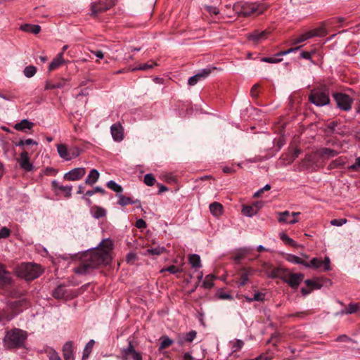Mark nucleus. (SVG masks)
<instances>
[{"instance_id":"1","label":"nucleus","mask_w":360,"mask_h":360,"mask_svg":"<svg viewBox=\"0 0 360 360\" xmlns=\"http://www.w3.org/2000/svg\"><path fill=\"white\" fill-rule=\"evenodd\" d=\"M112 243L110 240H103L99 245L93 250L86 252L82 257V264L75 269L77 274L84 275L101 264H108L111 260L110 251Z\"/></svg>"},{"instance_id":"2","label":"nucleus","mask_w":360,"mask_h":360,"mask_svg":"<svg viewBox=\"0 0 360 360\" xmlns=\"http://www.w3.org/2000/svg\"><path fill=\"white\" fill-rule=\"evenodd\" d=\"M27 338L26 331L20 328H13L8 330L4 338L5 347L8 348L22 347Z\"/></svg>"},{"instance_id":"3","label":"nucleus","mask_w":360,"mask_h":360,"mask_svg":"<svg viewBox=\"0 0 360 360\" xmlns=\"http://www.w3.org/2000/svg\"><path fill=\"white\" fill-rule=\"evenodd\" d=\"M233 10L238 15L249 17L263 13L266 6L257 3L238 2L233 5Z\"/></svg>"},{"instance_id":"4","label":"nucleus","mask_w":360,"mask_h":360,"mask_svg":"<svg viewBox=\"0 0 360 360\" xmlns=\"http://www.w3.org/2000/svg\"><path fill=\"white\" fill-rule=\"evenodd\" d=\"M309 100L316 106H323L330 103L329 91L326 87L313 89L309 96Z\"/></svg>"},{"instance_id":"5","label":"nucleus","mask_w":360,"mask_h":360,"mask_svg":"<svg viewBox=\"0 0 360 360\" xmlns=\"http://www.w3.org/2000/svg\"><path fill=\"white\" fill-rule=\"evenodd\" d=\"M41 272L39 265L27 263L21 265L19 273L25 280L31 281L38 278Z\"/></svg>"},{"instance_id":"6","label":"nucleus","mask_w":360,"mask_h":360,"mask_svg":"<svg viewBox=\"0 0 360 360\" xmlns=\"http://www.w3.org/2000/svg\"><path fill=\"white\" fill-rule=\"evenodd\" d=\"M113 0H99L91 4V15L96 17L114 6Z\"/></svg>"},{"instance_id":"7","label":"nucleus","mask_w":360,"mask_h":360,"mask_svg":"<svg viewBox=\"0 0 360 360\" xmlns=\"http://www.w3.org/2000/svg\"><path fill=\"white\" fill-rule=\"evenodd\" d=\"M333 97L338 108L345 111H348L351 109L352 99L348 95L342 93H336L333 94Z\"/></svg>"},{"instance_id":"8","label":"nucleus","mask_w":360,"mask_h":360,"mask_svg":"<svg viewBox=\"0 0 360 360\" xmlns=\"http://www.w3.org/2000/svg\"><path fill=\"white\" fill-rule=\"evenodd\" d=\"M303 278L304 275L302 274L288 273V271H286L285 274L283 276V281L292 288H297Z\"/></svg>"},{"instance_id":"9","label":"nucleus","mask_w":360,"mask_h":360,"mask_svg":"<svg viewBox=\"0 0 360 360\" xmlns=\"http://www.w3.org/2000/svg\"><path fill=\"white\" fill-rule=\"evenodd\" d=\"M110 132L112 139L115 141H121L124 139V129L120 123L113 124L110 127Z\"/></svg>"},{"instance_id":"10","label":"nucleus","mask_w":360,"mask_h":360,"mask_svg":"<svg viewBox=\"0 0 360 360\" xmlns=\"http://www.w3.org/2000/svg\"><path fill=\"white\" fill-rule=\"evenodd\" d=\"M86 173L82 167L75 168L67 172L64 175V178L69 181H76L80 179Z\"/></svg>"},{"instance_id":"11","label":"nucleus","mask_w":360,"mask_h":360,"mask_svg":"<svg viewBox=\"0 0 360 360\" xmlns=\"http://www.w3.org/2000/svg\"><path fill=\"white\" fill-rule=\"evenodd\" d=\"M262 206V202H256L251 205H244L242 213L247 217H252L258 212Z\"/></svg>"},{"instance_id":"12","label":"nucleus","mask_w":360,"mask_h":360,"mask_svg":"<svg viewBox=\"0 0 360 360\" xmlns=\"http://www.w3.org/2000/svg\"><path fill=\"white\" fill-rule=\"evenodd\" d=\"M255 273V270L252 268L243 267L240 269L239 272L240 281L238 283L239 286L245 285L248 280L249 277L252 276Z\"/></svg>"},{"instance_id":"13","label":"nucleus","mask_w":360,"mask_h":360,"mask_svg":"<svg viewBox=\"0 0 360 360\" xmlns=\"http://www.w3.org/2000/svg\"><path fill=\"white\" fill-rule=\"evenodd\" d=\"M27 302L26 300L24 298H20L19 300H16L14 301H11L9 302V307L11 309V311L13 312V314L9 319H13L14 316L18 314L22 311L21 307L25 306Z\"/></svg>"},{"instance_id":"14","label":"nucleus","mask_w":360,"mask_h":360,"mask_svg":"<svg viewBox=\"0 0 360 360\" xmlns=\"http://www.w3.org/2000/svg\"><path fill=\"white\" fill-rule=\"evenodd\" d=\"M52 295L56 299H67L72 295L64 285H60L55 288Z\"/></svg>"},{"instance_id":"15","label":"nucleus","mask_w":360,"mask_h":360,"mask_svg":"<svg viewBox=\"0 0 360 360\" xmlns=\"http://www.w3.org/2000/svg\"><path fill=\"white\" fill-rule=\"evenodd\" d=\"M118 198L117 204L121 206H126L129 204L136 205L137 208L142 209L140 200H133L131 198L123 195L122 194H117Z\"/></svg>"},{"instance_id":"16","label":"nucleus","mask_w":360,"mask_h":360,"mask_svg":"<svg viewBox=\"0 0 360 360\" xmlns=\"http://www.w3.org/2000/svg\"><path fill=\"white\" fill-rule=\"evenodd\" d=\"M11 283V276L4 266L0 264V288L7 286Z\"/></svg>"},{"instance_id":"17","label":"nucleus","mask_w":360,"mask_h":360,"mask_svg":"<svg viewBox=\"0 0 360 360\" xmlns=\"http://www.w3.org/2000/svg\"><path fill=\"white\" fill-rule=\"evenodd\" d=\"M63 356L65 360H75L72 342H67L63 347Z\"/></svg>"},{"instance_id":"18","label":"nucleus","mask_w":360,"mask_h":360,"mask_svg":"<svg viewBox=\"0 0 360 360\" xmlns=\"http://www.w3.org/2000/svg\"><path fill=\"white\" fill-rule=\"evenodd\" d=\"M34 127V123L27 119H23L20 122L14 125V129L18 131H26L27 129H32Z\"/></svg>"},{"instance_id":"19","label":"nucleus","mask_w":360,"mask_h":360,"mask_svg":"<svg viewBox=\"0 0 360 360\" xmlns=\"http://www.w3.org/2000/svg\"><path fill=\"white\" fill-rule=\"evenodd\" d=\"M52 185L55 191H60L65 193V197L70 198L71 196L72 186L60 185L56 181H52Z\"/></svg>"},{"instance_id":"20","label":"nucleus","mask_w":360,"mask_h":360,"mask_svg":"<svg viewBox=\"0 0 360 360\" xmlns=\"http://www.w3.org/2000/svg\"><path fill=\"white\" fill-rule=\"evenodd\" d=\"M267 34L268 32L266 30H264L262 32L256 30L248 35V39L255 42H259L265 39L267 37Z\"/></svg>"},{"instance_id":"21","label":"nucleus","mask_w":360,"mask_h":360,"mask_svg":"<svg viewBox=\"0 0 360 360\" xmlns=\"http://www.w3.org/2000/svg\"><path fill=\"white\" fill-rule=\"evenodd\" d=\"M65 63V60L63 57V53H59L57 56L53 58V60L51 62L49 65L48 70L49 72H51L58 68H59L62 64Z\"/></svg>"},{"instance_id":"22","label":"nucleus","mask_w":360,"mask_h":360,"mask_svg":"<svg viewBox=\"0 0 360 360\" xmlns=\"http://www.w3.org/2000/svg\"><path fill=\"white\" fill-rule=\"evenodd\" d=\"M68 81L65 79H61L58 82H52L51 81H46L45 84V89L46 90H50V89H61L63 88Z\"/></svg>"},{"instance_id":"23","label":"nucleus","mask_w":360,"mask_h":360,"mask_svg":"<svg viewBox=\"0 0 360 360\" xmlns=\"http://www.w3.org/2000/svg\"><path fill=\"white\" fill-rule=\"evenodd\" d=\"M90 212L95 219H100L106 215V210L99 206L94 205L91 207Z\"/></svg>"},{"instance_id":"24","label":"nucleus","mask_w":360,"mask_h":360,"mask_svg":"<svg viewBox=\"0 0 360 360\" xmlns=\"http://www.w3.org/2000/svg\"><path fill=\"white\" fill-rule=\"evenodd\" d=\"M286 271H287L286 269L281 268V267L274 268V269L271 267L268 277L271 278H280L281 279L283 280V276H284V275L285 274Z\"/></svg>"},{"instance_id":"25","label":"nucleus","mask_w":360,"mask_h":360,"mask_svg":"<svg viewBox=\"0 0 360 360\" xmlns=\"http://www.w3.org/2000/svg\"><path fill=\"white\" fill-rule=\"evenodd\" d=\"M196 334L195 330H191L184 334L182 337H179L177 342L180 346L183 345L185 342H191L196 337Z\"/></svg>"},{"instance_id":"26","label":"nucleus","mask_w":360,"mask_h":360,"mask_svg":"<svg viewBox=\"0 0 360 360\" xmlns=\"http://www.w3.org/2000/svg\"><path fill=\"white\" fill-rule=\"evenodd\" d=\"M210 211L214 216H220L223 212V206L219 202H212L210 205Z\"/></svg>"},{"instance_id":"27","label":"nucleus","mask_w":360,"mask_h":360,"mask_svg":"<svg viewBox=\"0 0 360 360\" xmlns=\"http://www.w3.org/2000/svg\"><path fill=\"white\" fill-rule=\"evenodd\" d=\"M136 350L131 344V341H129V346L127 348H123L121 350L120 358L123 360H127L131 354H132Z\"/></svg>"},{"instance_id":"28","label":"nucleus","mask_w":360,"mask_h":360,"mask_svg":"<svg viewBox=\"0 0 360 360\" xmlns=\"http://www.w3.org/2000/svg\"><path fill=\"white\" fill-rule=\"evenodd\" d=\"M99 177V172L95 169H92L90 171V173L89 174L88 176L86 177L85 180V183L86 184L93 185L95 184Z\"/></svg>"},{"instance_id":"29","label":"nucleus","mask_w":360,"mask_h":360,"mask_svg":"<svg viewBox=\"0 0 360 360\" xmlns=\"http://www.w3.org/2000/svg\"><path fill=\"white\" fill-rule=\"evenodd\" d=\"M20 28L24 32L33 33L35 34H38L41 30V27L38 25L25 24L22 25Z\"/></svg>"},{"instance_id":"30","label":"nucleus","mask_w":360,"mask_h":360,"mask_svg":"<svg viewBox=\"0 0 360 360\" xmlns=\"http://www.w3.org/2000/svg\"><path fill=\"white\" fill-rule=\"evenodd\" d=\"M214 69H216L214 67H208L199 70L198 72H197L195 75L199 79V81H201L207 77L212 71Z\"/></svg>"},{"instance_id":"31","label":"nucleus","mask_w":360,"mask_h":360,"mask_svg":"<svg viewBox=\"0 0 360 360\" xmlns=\"http://www.w3.org/2000/svg\"><path fill=\"white\" fill-rule=\"evenodd\" d=\"M244 163V162H238L237 164L232 163L231 165H226L223 167L222 170L224 173L231 174L236 172L238 168H242Z\"/></svg>"},{"instance_id":"32","label":"nucleus","mask_w":360,"mask_h":360,"mask_svg":"<svg viewBox=\"0 0 360 360\" xmlns=\"http://www.w3.org/2000/svg\"><path fill=\"white\" fill-rule=\"evenodd\" d=\"M160 340H162L158 350L160 352H161L164 349L169 347L171 346L174 341L171 338H169L168 336H162L160 338Z\"/></svg>"},{"instance_id":"33","label":"nucleus","mask_w":360,"mask_h":360,"mask_svg":"<svg viewBox=\"0 0 360 360\" xmlns=\"http://www.w3.org/2000/svg\"><path fill=\"white\" fill-rule=\"evenodd\" d=\"M188 262L193 268H200L202 266L200 257L196 254L191 255L188 257Z\"/></svg>"},{"instance_id":"34","label":"nucleus","mask_w":360,"mask_h":360,"mask_svg":"<svg viewBox=\"0 0 360 360\" xmlns=\"http://www.w3.org/2000/svg\"><path fill=\"white\" fill-rule=\"evenodd\" d=\"M286 259L288 262L291 263L302 264L304 266H308V262L297 256L293 255H288Z\"/></svg>"},{"instance_id":"35","label":"nucleus","mask_w":360,"mask_h":360,"mask_svg":"<svg viewBox=\"0 0 360 360\" xmlns=\"http://www.w3.org/2000/svg\"><path fill=\"white\" fill-rule=\"evenodd\" d=\"M18 164L25 171H31L33 169V164L30 159H18Z\"/></svg>"},{"instance_id":"36","label":"nucleus","mask_w":360,"mask_h":360,"mask_svg":"<svg viewBox=\"0 0 360 360\" xmlns=\"http://www.w3.org/2000/svg\"><path fill=\"white\" fill-rule=\"evenodd\" d=\"M106 186L108 188L117 193V194H121L123 191L122 187L112 180L108 181Z\"/></svg>"},{"instance_id":"37","label":"nucleus","mask_w":360,"mask_h":360,"mask_svg":"<svg viewBox=\"0 0 360 360\" xmlns=\"http://www.w3.org/2000/svg\"><path fill=\"white\" fill-rule=\"evenodd\" d=\"M214 278L215 276L212 274L206 276L205 280L202 282V286L207 289L212 288L214 285L213 281Z\"/></svg>"},{"instance_id":"38","label":"nucleus","mask_w":360,"mask_h":360,"mask_svg":"<svg viewBox=\"0 0 360 360\" xmlns=\"http://www.w3.org/2000/svg\"><path fill=\"white\" fill-rule=\"evenodd\" d=\"M359 309V304L357 303H351L343 311H341L342 314H351L356 312Z\"/></svg>"},{"instance_id":"39","label":"nucleus","mask_w":360,"mask_h":360,"mask_svg":"<svg viewBox=\"0 0 360 360\" xmlns=\"http://www.w3.org/2000/svg\"><path fill=\"white\" fill-rule=\"evenodd\" d=\"M313 37V34H311L309 31L301 34L298 37L293 39L292 44H297L300 43H302L309 39H311Z\"/></svg>"},{"instance_id":"40","label":"nucleus","mask_w":360,"mask_h":360,"mask_svg":"<svg viewBox=\"0 0 360 360\" xmlns=\"http://www.w3.org/2000/svg\"><path fill=\"white\" fill-rule=\"evenodd\" d=\"M319 154L322 157H334L338 154V152L333 149L323 148L320 150Z\"/></svg>"},{"instance_id":"41","label":"nucleus","mask_w":360,"mask_h":360,"mask_svg":"<svg viewBox=\"0 0 360 360\" xmlns=\"http://www.w3.org/2000/svg\"><path fill=\"white\" fill-rule=\"evenodd\" d=\"M57 150L60 158H65L66 156L70 155L69 150L65 144H58Z\"/></svg>"},{"instance_id":"42","label":"nucleus","mask_w":360,"mask_h":360,"mask_svg":"<svg viewBox=\"0 0 360 360\" xmlns=\"http://www.w3.org/2000/svg\"><path fill=\"white\" fill-rule=\"evenodd\" d=\"M157 64L154 62H148L144 64H140L133 69V70H148L152 69Z\"/></svg>"},{"instance_id":"43","label":"nucleus","mask_w":360,"mask_h":360,"mask_svg":"<svg viewBox=\"0 0 360 360\" xmlns=\"http://www.w3.org/2000/svg\"><path fill=\"white\" fill-rule=\"evenodd\" d=\"M37 72L36 67L33 65H29L25 68L23 73L27 78L33 77Z\"/></svg>"},{"instance_id":"44","label":"nucleus","mask_w":360,"mask_h":360,"mask_svg":"<svg viewBox=\"0 0 360 360\" xmlns=\"http://www.w3.org/2000/svg\"><path fill=\"white\" fill-rule=\"evenodd\" d=\"M311 34H313V37H324L327 34V31L323 27H318L313 30L309 31Z\"/></svg>"},{"instance_id":"45","label":"nucleus","mask_w":360,"mask_h":360,"mask_svg":"<svg viewBox=\"0 0 360 360\" xmlns=\"http://www.w3.org/2000/svg\"><path fill=\"white\" fill-rule=\"evenodd\" d=\"M323 260L321 258H313L309 263L308 262L307 267L318 269L323 266Z\"/></svg>"},{"instance_id":"46","label":"nucleus","mask_w":360,"mask_h":360,"mask_svg":"<svg viewBox=\"0 0 360 360\" xmlns=\"http://www.w3.org/2000/svg\"><path fill=\"white\" fill-rule=\"evenodd\" d=\"M94 344H95V342L94 340H91L90 341H89L86 343V345L84 347V349L83 359L89 356V354L91 352V349H92Z\"/></svg>"},{"instance_id":"47","label":"nucleus","mask_w":360,"mask_h":360,"mask_svg":"<svg viewBox=\"0 0 360 360\" xmlns=\"http://www.w3.org/2000/svg\"><path fill=\"white\" fill-rule=\"evenodd\" d=\"M165 250V248L158 246V247L154 248H148V249H147L146 250V253L145 255L150 254V255H160L162 252H164Z\"/></svg>"},{"instance_id":"48","label":"nucleus","mask_w":360,"mask_h":360,"mask_svg":"<svg viewBox=\"0 0 360 360\" xmlns=\"http://www.w3.org/2000/svg\"><path fill=\"white\" fill-rule=\"evenodd\" d=\"M339 124H340L335 121L328 123L326 125V131L327 133L335 134L336 130H338V127Z\"/></svg>"},{"instance_id":"49","label":"nucleus","mask_w":360,"mask_h":360,"mask_svg":"<svg viewBox=\"0 0 360 360\" xmlns=\"http://www.w3.org/2000/svg\"><path fill=\"white\" fill-rule=\"evenodd\" d=\"M350 129L346 125L339 124L335 134L346 136L350 134Z\"/></svg>"},{"instance_id":"50","label":"nucleus","mask_w":360,"mask_h":360,"mask_svg":"<svg viewBox=\"0 0 360 360\" xmlns=\"http://www.w3.org/2000/svg\"><path fill=\"white\" fill-rule=\"evenodd\" d=\"M248 252V250L245 248L240 250L235 255H234V261L239 264L241 259L245 257V255Z\"/></svg>"},{"instance_id":"51","label":"nucleus","mask_w":360,"mask_h":360,"mask_svg":"<svg viewBox=\"0 0 360 360\" xmlns=\"http://www.w3.org/2000/svg\"><path fill=\"white\" fill-rule=\"evenodd\" d=\"M156 180L152 174H147L144 176L143 182L148 186L155 184Z\"/></svg>"},{"instance_id":"52","label":"nucleus","mask_w":360,"mask_h":360,"mask_svg":"<svg viewBox=\"0 0 360 360\" xmlns=\"http://www.w3.org/2000/svg\"><path fill=\"white\" fill-rule=\"evenodd\" d=\"M280 238L281 240L284 242L285 244H288V245H292V246H295V242L292 239L290 238V237H288L285 233H281L280 234Z\"/></svg>"},{"instance_id":"53","label":"nucleus","mask_w":360,"mask_h":360,"mask_svg":"<svg viewBox=\"0 0 360 360\" xmlns=\"http://www.w3.org/2000/svg\"><path fill=\"white\" fill-rule=\"evenodd\" d=\"M48 357L49 360H62L58 354L53 349L48 351Z\"/></svg>"},{"instance_id":"54","label":"nucleus","mask_w":360,"mask_h":360,"mask_svg":"<svg viewBox=\"0 0 360 360\" xmlns=\"http://www.w3.org/2000/svg\"><path fill=\"white\" fill-rule=\"evenodd\" d=\"M278 214H279V217L278 219V221L280 223H284V222L288 223V217L290 216V212L288 211H285L283 212H279Z\"/></svg>"},{"instance_id":"55","label":"nucleus","mask_w":360,"mask_h":360,"mask_svg":"<svg viewBox=\"0 0 360 360\" xmlns=\"http://www.w3.org/2000/svg\"><path fill=\"white\" fill-rule=\"evenodd\" d=\"M96 193H101L102 194L105 193V190L101 187L96 186L93 190L87 191L85 193V195L91 196Z\"/></svg>"},{"instance_id":"56","label":"nucleus","mask_w":360,"mask_h":360,"mask_svg":"<svg viewBox=\"0 0 360 360\" xmlns=\"http://www.w3.org/2000/svg\"><path fill=\"white\" fill-rule=\"evenodd\" d=\"M165 271H169V273L172 274H177L179 272H181V269L176 266H174V265H172V266H169V267L166 268V269H163L161 270V272H163Z\"/></svg>"},{"instance_id":"57","label":"nucleus","mask_w":360,"mask_h":360,"mask_svg":"<svg viewBox=\"0 0 360 360\" xmlns=\"http://www.w3.org/2000/svg\"><path fill=\"white\" fill-rule=\"evenodd\" d=\"M164 181L169 184H172L176 182L175 177L172 174H165L162 175L161 177Z\"/></svg>"},{"instance_id":"58","label":"nucleus","mask_w":360,"mask_h":360,"mask_svg":"<svg viewBox=\"0 0 360 360\" xmlns=\"http://www.w3.org/2000/svg\"><path fill=\"white\" fill-rule=\"evenodd\" d=\"M262 61L269 63H276L281 62L282 60L281 58H277L276 57H264L261 59Z\"/></svg>"},{"instance_id":"59","label":"nucleus","mask_w":360,"mask_h":360,"mask_svg":"<svg viewBox=\"0 0 360 360\" xmlns=\"http://www.w3.org/2000/svg\"><path fill=\"white\" fill-rule=\"evenodd\" d=\"M271 266L269 264L266 262H263L262 264V269L260 270V271L264 272L268 276L271 271Z\"/></svg>"},{"instance_id":"60","label":"nucleus","mask_w":360,"mask_h":360,"mask_svg":"<svg viewBox=\"0 0 360 360\" xmlns=\"http://www.w3.org/2000/svg\"><path fill=\"white\" fill-rule=\"evenodd\" d=\"M11 231L6 227H3L0 229V239L6 238L9 236Z\"/></svg>"},{"instance_id":"61","label":"nucleus","mask_w":360,"mask_h":360,"mask_svg":"<svg viewBox=\"0 0 360 360\" xmlns=\"http://www.w3.org/2000/svg\"><path fill=\"white\" fill-rule=\"evenodd\" d=\"M347 222L346 219H335L330 221V224L333 226H341Z\"/></svg>"},{"instance_id":"62","label":"nucleus","mask_w":360,"mask_h":360,"mask_svg":"<svg viewBox=\"0 0 360 360\" xmlns=\"http://www.w3.org/2000/svg\"><path fill=\"white\" fill-rule=\"evenodd\" d=\"M205 9L210 13L211 15H217L219 13V10L215 6H206Z\"/></svg>"},{"instance_id":"63","label":"nucleus","mask_w":360,"mask_h":360,"mask_svg":"<svg viewBox=\"0 0 360 360\" xmlns=\"http://www.w3.org/2000/svg\"><path fill=\"white\" fill-rule=\"evenodd\" d=\"M243 345H244V343L242 340H237L233 345V351L234 352L238 351L239 349H240L243 347Z\"/></svg>"},{"instance_id":"64","label":"nucleus","mask_w":360,"mask_h":360,"mask_svg":"<svg viewBox=\"0 0 360 360\" xmlns=\"http://www.w3.org/2000/svg\"><path fill=\"white\" fill-rule=\"evenodd\" d=\"M252 300L255 301H264V294L260 292H255Z\"/></svg>"}]
</instances>
